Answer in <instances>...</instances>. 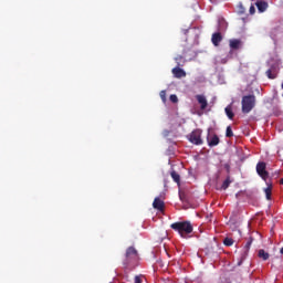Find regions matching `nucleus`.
<instances>
[{"instance_id": "obj_1", "label": "nucleus", "mask_w": 283, "mask_h": 283, "mask_svg": "<svg viewBox=\"0 0 283 283\" xmlns=\"http://www.w3.org/2000/svg\"><path fill=\"white\" fill-rule=\"evenodd\" d=\"M139 260L138 250L134 247H128L122 261L125 273H132V271L138 266Z\"/></svg>"}, {"instance_id": "obj_2", "label": "nucleus", "mask_w": 283, "mask_h": 283, "mask_svg": "<svg viewBox=\"0 0 283 283\" xmlns=\"http://www.w3.org/2000/svg\"><path fill=\"white\" fill-rule=\"evenodd\" d=\"M170 229L179 233L180 238H187V235L193 233V224L191 221H177L170 224Z\"/></svg>"}, {"instance_id": "obj_3", "label": "nucleus", "mask_w": 283, "mask_h": 283, "mask_svg": "<svg viewBox=\"0 0 283 283\" xmlns=\"http://www.w3.org/2000/svg\"><path fill=\"white\" fill-rule=\"evenodd\" d=\"M243 114H249L255 107V95H245L241 101Z\"/></svg>"}, {"instance_id": "obj_4", "label": "nucleus", "mask_w": 283, "mask_h": 283, "mask_svg": "<svg viewBox=\"0 0 283 283\" xmlns=\"http://www.w3.org/2000/svg\"><path fill=\"white\" fill-rule=\"evenodd\" d=\"M188 140L189 143H191L192 145H202V143H205L202 140V129L197 128L195 130H192L189 135H188Z\"/></svg>"}, {"instance_id": "obj_5", "label": "nucleus", "mask_w": 283, "mask_h": 283, "mask_svg": "<svg viewBox=\"0 0 283 283\" xmlns=\"http://www.w3.org/2000/svg\"><path fill=\"white\" fill-rule=\"evenodd\" d=\"M256 174L262 178V180L269 179V171H266V163L259 161L256 164Z\"/></svg>"}, {"instance_id": "obj_6", "label": "nucleus", "mask_w": 283, "mask_h": 283, "mask_svg": "<svg viewBox=\"0 0 283 283\" xmlns=\"http://www.w3.org/2000/svg\"><path fill=\"white\" fill-rule=\"evenodd\" d=\"M207 143L210 147H218V145H220V137L216 134H211V128H208Z\"/></svg>"}, {"instance_id": "obj_7", "label": "nucleus", "mask_w": 283, "mask_h": 283, "mask_svg": "<svg viewBox=\"0 0 283 283\" xmlns=\"http://www.w3.org/2000/svg\"><path fill=\"white\" fill-rule=\"evenodd\" d=\"M172 74H174L175 78H185V76H187V72H185V70L180 69V66L172 69Z\"/></svg>"}, {"instance_id": "obj_8", "label": "nucleus", "mask_w": 283, "mask_h": 283, "mask_svg": "<svg viewBox=\"0 0 283 283\" xmlns=\"http://www.w3.org/2000/svg\"><path fill=\"white\" fill-rule=\"evenodd\" d=\"M211 42L216 48H218L220 45V43L222 42V33H220V32L213 33L212 38H211Z\"/></svg>"}, {"instance_id": "obj_9", "label": "nucleus", "mask_w": 283, "mask_h": 283, "mask_svg": "<svg viewBox=\"0 0 283 283\" xmlns=\"http://www.w3.org/2000/svg\"><path fill=\"white\" fill-rule=\"evenodd\" d=\"M196 99L200 105V109H207L209 103L207 102V97L205 95H196Z\"/></svg>"}, {"instance_id": "obj_10", "label": "nucleus", "mask_w": 283, "mask_h": 283, "mask_svg": "<svg viewBox=\"0 0 283 283\" xmlns=\"http://www.w3.org/2000/svg\"><path fill=\"white\" fill-rule=\"evenodd\" d=\"M153 207L154 209H157V211H164L165 202L157 197L154 199Z\"/></svg>"}, {"instance_id": "obj_11", "label": "nucleus", "mask_w": 283, "mask_h": 283, "mask_svg": "<svg viewBox=\"0 0 283 283\" xmlns=\"http://www.w3.org/2000/svg\"><path fill=\"white\" fill-rule=\"evenodd\" d=\"M182 54H184V55H177V56L175 57V61H176L178 67L185 65V63H186L185 56H187V51L184 50V53H182Z\"/></svg>"}, {"instance_id": "obj_12", "label": "nucleus", "mask_w": 283, "mask_h": 283, "mask_svg": "<svg viewBox=\"0 0 283 283\" xmlns=\"http://www.w3.org/2000/svg\"><path fill=\"white\" fill-rule=\"evenodd\" d=\"M255 6L259 12H266V8H269V3L266 1H258Z\"/></svg>"}, {"instance_id": "obj_13", "label": "nucleus", "mask_w": 283, "mask_h": 283, "mask_svg": "<svg viewBox=\"0 0 283 283\" xmlns=\"http://www.w3.org/2000/svg\"><path fill=\"white\" fill-rule=\"evenodd\" d=\"M240 45H242V41H240L238 39L230 40L231 50H240Z\"/></svg>"}, {"instance_id": "obj_14", "label": "nucleus", "mask_w": 283, "mask_h": 283, "mask_svg": "<svg viewBox=\"0 0 283 283\" xmlns=\"http://www.w3.org/2000/svg\"><path fill=\"white\" fill-rule=\"evenodd\" d=\"M224 112L228 116V118L230 120H233V116H235V114L233 113V107L231 105H228L226 108H224Z\"/></svg>"}, {"instance_id": "obj_15", "label": "nucleus", "mask_w": 283, "mask_h": 283, "mask_svg": "<svg viewBox=\"0 0 283 283\" xmlns=\"http://www.w3.org/2000/svg\"><path fill=\"white\" fill-rule=\"evenodd\" d=\"M170 176H171L174 182H177L178 186H180V175L177 174L176 170H172V171L170 172Z\"/></svg>"}, {"instance_id": "obj_16", "label": "nucleus", "mask_w": 283, "mask_h": 283, "mask_svg": "<svg viewBox=\"0 0 283 283\" xmlns=\"http://www.w3.org/2000/svg\"><path fill=\"white\" fill-rule=\"evenodd\" d=\"M259 258L261 259V260H264V261H266V260H269V258H270V254L266 252V251H264V250H259Z\"/></svg>"}, {"instance_id": "obj_17", "label": "nucleus", "mask_w": 283, "mask_h": 283, "mask_svg": "<svg viewBox=\"0 0 283 283\" xmlns=\"http://www.w3.org/2000/svg\"><path fill=\"white\" fill-rule=\"evenodd\" d=\"M231 185V177H227V179L223 181L221 189H223V191H227V189H229V186Z\"/></svg>"}, {"instance_id": "obj_18", "label": "nucleus", "mask_w": 283, "mask_h": 283, "mask_svg": "<svg viewBox=\"0 0 283 283\" xmlns=\"http://www.w3.org/2000/svg\"><path fill=\"white\" fill-rule=\"evenodd\" d=\"M264 193H265L266 200H271V196H272V188H271V186H269L268 188L264 189Z\"/></svg>"}, {"instance_id": "obj_19", "label": "nucleus", "mask_w": 283, "mask_h": 283, "mask_svg": "<svg viewBox=\"0 0 283 283\" xmlns=\"http://www.w3.org/2000/svg\"><path fill=\"white\" fill-rule=\"evenodd\" d=\"M226 137L227 138H233V129L231 128V126H228L226 129Z\"/></svg>"}, {"instance_id": "obj_20", "label": "nucleus", "mask_w": 283, "mask_h": 283, "mask_svg": "<svg viewBox=\"0 0 283 283\" xmlns=\"http://www.w3.org/2000/svg\"><path fill=\"white\" fill-rule=\"evenodd\" d=\"M233 242H235V241H233V239H231V238H226L223 240L224 247H233Z\"/></svg>"}, {"instance_id": "obj_21", "label": "nucleus", "mask_w": 283, "mask_h": 283, "mask_svg": "<svg viewBox=\"0 0 283 283\" xmlns=\"http://www.w3.org/2000/svg\"><path fill=\"white\" fill-rule=\"evenodd\" d=\"M159 96L163 103H167V91H160Z\"/></svg>"}, {"instance_id": "obj_22", "label": "nucleus", "mask_w": 283, "mask_h": 283, "mask_svg": "<svg viewBox=\"0 0 283 283\" xmlns=\"http://www.w3.org/2000/svg\"><path fill=\"white\" fill-rule=\"evenodd\" d=\"M169 101H170L171 103H178V95H176V94L170 95V96H169Z\"/></svg>"}, {"instance_id": "obj_23", "label": "nucleus", "mask_w": 283, "mask_h": 283, "mask_svg": "<svg viewBox=\"0 0 283 283\" xmlns=\"http://www.w3.org/2000/svg\"><path fill=\"white\" fill-rule=\"evenodd\" d=\"M251 244H253V239H250V240L245 243V245H244L245 251H249V250L251 249Z\"/></svg>"}, {"instance_id": "obj_24", "label": "nucleus", "mask_w": 283, "mask_h": 283, "mask_svg": "<svg viewBox=\"0 0 283 283\" xmlns=\"http://www.w3.org/2000/svg\"><path fill=\"white\" fill-rule=\"evenodd\" d=\"M268 78H275V74H273V72L271 71V69H269L266 72H265Z\"/></svg>"}, {"instance_id": "obj_25", "label": "nucleus", "mask_w": 283, "mask_h": 283, "mask_svg": "<svg viewBox=\"0 0 283 283\" xmlns=\"http://www.w3.org/2000/svg\"><path fill=\"white\" fill-rule=\"evenodd\" d=\"M135 283H143L142 276H135Z\"/></svg>"}, {"instance_id": "obj_26", "label": "nucleus", "mask_w": 283, "mask_h": 283, "mask_svg": "<svg viewBox=\"0 0 283 283\" xmlns=\"http://www.w3.org/2000/svg\"><path fill=\"white\" fill-rule=\"evenodd\" d=\"M250 14H255V7L253 6L250 7Z\"/></svg>"}]
</instances>
